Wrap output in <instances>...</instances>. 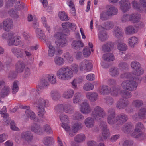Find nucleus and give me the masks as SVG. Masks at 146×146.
<instances>
[{
  "mask_svg": "<svg viewBox=\"0 0 146 146\" xmlns=\"http://www.w3.org/2000/svg\"><path fill=\"white\" fill-rule=\"evenodd\" d=\"M144 72V70L141 67L135 70H133L132 71L133 74L137 76L142 75L143 74Z\"/></svg>",
  "mask_w": 146,
  "mask_h": 146,
  "instance_id": "09e8293b",
  "label": "nucleus"
},
{
  "mask_svg": "<svg viewBox=\"0 0 146 146\" xmlns=\"http://www.w3.org/2000/svg\"><path fill=\"white\" fill-rule=\"evenodd\" d=\"M59 117L62 123V127L66 131H69L70 127L68 124L69 121L68 116L64 113H61L60 114Z\"/></svg>",
  "mask_w": 146,
  "mask_h": 146,
  "instance_id": "f8f14e48",
  "label": "nucleus"
},
{
  "mask_svg": "<svg viewBox=\"0 0 146 146\" xmlns=\"http://www.w3.org/2000/svg\"><path fill=\"white\" fill-rule=\"evenodd\" d=\"M21 38L19 36H14L11 33H9L8 44L9 46H17L20 43Z\"/></svg>",
  "mask_w": 146,
  "mask_h": 146,
  "instance_id": "0eeeda50",
  "label": "nucleus"
},
{
  "mask_svg": "<svg viewBox=\"0 0 146 146\" xmlns=\"http://www.w3.org/2000/svg\"><path fill=\"white\" fill-rule=\"evenodd\" d=\"M30 130L33 132L41 135L44 133V130L41 126L36 123H33L30 127Z\"/></svg>",
  "mask_w": 146,
  "mask_h": 146,
  "instance_id": "4468645a",
  "label": "nucleus"
},
{
  "mask_svg": "<svg viewBox=\"0 0 146 146\" xmlns=\"http://www.w3.org/2000/svg\"><path fill=\"white\" fill-rule=\"evenodd\" d=\"M98 92L100 94L103 95H108L111 92V88L106 85H102L98 89Z\"/></svg>",
  "mask_w": 146,
  "mask_h": 146,
  "instance_id": "6ab92c4d",
  "label": "nucleus"
},
{
  "mask_svg": "<svg viewBox=\"0 0 146 146\" xmlns=\"http://www.w3.org/2000/svg\"><path fill=\"white\" fill-rule=\"evenodd\" d=\"M12 53L19 59L23 58L24 57V50L20 48L13 47L11 49Z\"/></svg>",
  "mask_w": 146,
  "mask_h": 146,
  "instance_id": "dca6fc26",
  "label": "nucleus"
},
{
  "mask_svg": "<svg viewBox=\"0 0 146 146\" xmlns=\"http://www.w3.org/2000/svg\"><path fill=\"white\" fill-rule=\"evenodd\" d=\"M123 34V31L119 27H115L113 30V35L117 38L122 37Z\"/></svg>",
  "mask_w": 146,
  "mask_h": 146,
  "instance_id": "cd10ccee",
  "label": "nucleus"
},
{
  "mask_svg": "<svg viewBox=\"0 0 146 146\" xmlns=\"http://www.w3.org/2000/svg\"><path fill=\"white\" fill-rule=\"evenodd\" d=\"M94 119L91 117H88L84 120V124L87 127L90 128L93 127L95 125Z\"/></svg>",
  "mask_w": 146,
  "mask_h": 146,
  "instance_id": "bb28decb",
  "label": "nucleus"
},
{
  "mask_svg": "<svg viewBox=\"0 0 146 146\" xmlns=\"http://www.w3.org/2000/svg\"><path fill=\"white\" fill-rule=\"evenodd\" d=\"M120 91V89L119 87L114 86L112 88L111 95L113 96H117L119 95Z\"/></svg>",
  "mask_w": 146,
  "mask_h": 146,
  "instance_id": "052dcab7",
  "label": "nucleus"
},
{
  "mask_svg": "<svg viewBox=\"0 0 146 146\" xmlns=\"http://www.w3.org/2000/svg\"><path fill=\"white\" fill-rule=\"evenodd\" d=\"M86 137L83 134H80L76 135L74 138L75 141L77 143H81L85 141Z\"/></svg>",
  "mask_w": 146,
  "mask_h": 146,
  "instance_id": "c9c22d12",
  "label": "nucleus"
},
{
  "mask_svg": "<svg viewBox=\"0 0 146 146\" xmlns=\"http://www.w3.org/2000/svg\"><path fill=\"white\" fill-rule=\"evenodd\" d=\"M100 125L101 128L102 135L99 136L98 139L100 141H102L103 139L106 140L110 136V133L105 122H102Z\"/></svg>",
  "mask_w": 146,
  "mask_h": 146,
  "instance_id": "39448f33",
  "label": "nucleus"
},
{
  "mask_svg": "<svg viewBox=\"0 0 146 146\" xmlns=\"http://www.w3.org/2000/svg\"><path fill=\"white\" fill-rule=\"evenodd\" d=\"M37 37L41 40H44V33L40 28H37L36 30Z\"/></svg>",
  "mask_w": 146,
  "mask_h": 146,
  "instance_id": "c03bdc74",
  "label": "nucleus"
},
{
  "mask_svg": "<svg viewBox=\"0 0 146 146\" xmlns=\"http://www.w3.org/2000/svg\"><path fill=\"white\" fill-rule=\"evenodd\" d=\"M106 8L107 9V10L106 11L110 17L116 15L118 13V9L112 5H107L106 6Z\"/></svg>",
  "mask_w": 146,
  "mask_h": 146,
  "instance_id": "a211bd4d",
  "label": "nucleus"
},
{
  "mask_svg": "<svg viewBox=\"0 0 146 146\" xmlns=\"http://www.w3.org/2000/svg\"><path fill=\"white\" fill-rule=\"evenodd\" d=\"M72 46L74 49H78L83 47L84 44L80 41L74 40L72 42Z\"/></svg>",
  "mask_w": 146,
  "mask_h": 146,
  "instance_id": "72a5a7b5",
  "label": "nucleus"
},
{
  "mask_svg": "<svg viewBox=\"0 0 146 146\" xmlns=\"http://www.w3.org/2000/svg\"><path fill=\"white\" fill-rule=\"evenodd\" d=\"M110 75L113 77H117L120 74L119 70L118 68L116 67H112L110 70Z\"/></svg>",
  "mask_w": 146,
  "mask_h": 146,
  "instance_id": "473e14b6",
  "label": "nucleus"
},
{
  "mask_svg": "<svg viewBox=\"0 0 146 146\" xmlns=\"http://www.w3.org/2000/svg\"><path fill=\"white\" fill-rule=\"evenodd\" d=\"M19 84V82L17 81H15L13 82L12 88V92L13 94H15L18 91L19 89L18 86Z\"/></svg>",
  "mask_w": 146,
  "mask_h": 146,
  "instance_id": "603ef678",
  "label": "nucleus"
},
{
  "mask_svg": "<svg viewBox=\"0 0 146 146\" xmlns=\"http://www.w3.org/2000/svg\"><path fill=\"white\" fill-rule=\"evenodd\" d=\"M25 4L24 3H20L19 2L17 3L15 5V10L20 11L23 9L24 7Z\"/></svg>",
  "mask_w": 146,
  "mask_h": 146,
  "instance_id": "0e129e2a",
  "label": "nucleus"
},
{
  "mask_svg": "<svg viewBox=\"0 0 146 146\" xmlns=\"http://www.w3.org/2000/svg\"><path fill=\"white\" fill-rule=\"evenodd\" d=\"M47 46L49 48L48 52V55L50 57H53L55 54L57 55L60 54L62 52V50L60 49L56 50L50 42H48L46 43Z\"/></svg>",
  "mask_w": 146,
  "mask_h": 146,
  "instance_id": "9b49d317",
  "label": "nucleus"
},
{
  "mask_svg": "<svg viewBox=\"0 0 146 146\" xmlns=\"http://www.w3.org/2000/svg\"><path fill=\"white\" fill-rule=\"evenodd\" d=\"M86 98L91 102H94L98 98V95L96 92H88L86 95Z\"/></svg>",
  "mask_w": 146,
  "mask_h": 146,
  "instance_id": "4be33fe9",
  "label": "nucleus"
},
{
  "mask_svg": "<svg viewBox=\"0 0 146 146\" xmlns=\"http://www.w3.org/2000/svg\"><path fill=\"white\" fill-rule=\"evenodd\" d=\"M56 76L60 80H67L73 77V73L68 67H62L57 71Z\"/></svg>",
  "mask_w": 146,
  "mask_h": 146,
  "instance_id": "f03ea898",
  "label": "nucleus"
},
{
  "mask_svg": "<svg viewBox=\"0 0 146 146\" xmlns=\"http://www.w3.org/2000/svg\"><path fill=\"white\" fill-rule=\"evenodd\" d=\"M141 16L139 14H133L129 15V20L132 23H135L137 22L140 19Z\"/></svg>",
  "mask_w": 146,
  "mask_h": 146,
  "instance_id": "a19ab883",
  "label": "nucleus"
},
{
  "mask_svg": "<svg viewBox=\"0 0 146 146\" xmlns=\"http://www.w3.org/2000/svg\"><path fill=\"white\" fill-rule=\"evenodd\" d=\"M114 46L113 43L109 42L104 44L102 45V51L105 52H110L113 48Z\"/></svg>",
  "mask_w": 146,
  "mask_h": 146,
  "instance_id": "5701e85b",
  "label": "nucleus"
},
{
  "mask_svg": "<svg viewBox=\"0 0 146 146\" xmlns=\"http://www.w3.org/2000/svg\"><path fill=\"white\" fill-rule=\"evenodd\" d=\"M34 105L37 108H44L48 106L49 102L48 100L40 98L35 103Z\"/></svg>",
  "mask_w": 146,
  "mask_h": 146,
  "instance_id": "2eb2a0df",
  "label": "nucleus"
},
{
  "mask_svg": "<svg viewBox=\"0 0 146 146\" xmlns=\"http://www.w3.org/2000/svg\"><path fill=\"white\" fill-rule=\"evenodd\" d=\"M58 17L62 21H65L68 20V17L64 12H59Z\"/></svg>",
  "mask_w": 146,
  "mask_h": 146,
  "instance_id": "5fc2aeb1",
  "label": "nucleus"
},
{
  "mask_svg": "<svg viewBox=\"0 0 146 146\" xmlns=\"http://www.w3.org/2000/svg\"><path fill=\"white\" fill-rule=\"evenodd\" d=\"M42 129L44 130V131L48 134H51L52 132L50 126L47 124L44 125L43 126Z\"/></svg>",
  "mask_w": 146,
  "mask_h": 146,
  "instance_id": "680f3d73",
  "label": "nucleus"
},
{
  "mask_svg": "<svg viewBox=\"0 0 146 146\" xmlns=\"http://www.w3.org/2000/svg\"><path fill=\"white\" fill-rule=\"evenodd\" d=\"M132 5L133 7L135 8L139 12H142L143 11V10L142 8L139 7L140 6L138 2L135 1L134 0L131 2Z\"/></svg>",
  "mask_w": 146,
  "mask_h": 146,
  "instance_id": "8fccbe9b",
  "label": "nucleus"
},
{
  "mask_svg": "<svg viewBox=\"0 0 146 146\" xmlns=\"http://www.w3.org/2000/svg\"><path fill=\"white\" fill-rule=\"evenodd\" d=\"M98 38L102 42H104L106 40L108 37L107 33L104 31H100L98 34Z\"/></svg>",
  "mask_w": 146,
  "mask_h": 146,
  "instance_id": "2f4dec72",
  "label": "nucleus"
},
{
  "mask_svg": "<svg viewBox=\"0 0 146 146\" xmlns=\"http://www.w3.org/2000/svg\"><path fill=\"white\" fill-rule=\"evenodd\" d=\"M10 91V88L7 86H5L3 88L1 92V95L2 97L7 96L9 94Z\"/></svg>",
  "mask_w": 146,
  "mask_h": 146,
  "instance_id": "a18cd8bd",
  "label": "nucleus"
},
{
  "mask_svg": "<svg viewBox=\"0 0 146 146\" xmlns=\"http://www.w3.org/2000/svg\"><path fill=\"white\" fill-rule=\"evenodd\" d=\"M50 94L52 99L54 100H58L61 97L60 94L55 90H52Z\"/></svg>",
  "mask_w": 146,
  "mask_h": 146,
  "instance_id": "58836bf2",
  "label": "nucleus"
},
{
  "mask_svg": "<svg viewBox=\"0 0 146 146\" xmlns=\"http://www.w3.org/2000/svg\"><path fill=\"white\" fill-rule=\"evenodd\" d=\"M138 114L139 118L143 119L146 115V109L144 108L141 109L139 111Z\"/></svg>",
  "mask_w": 146,
  "mask_h": 146,
  "instance_id": "13d9d810",
  "label": "nucleus"
},
{
  "mask_svg": "<svg viewBox=\"0 0 146 146\" xmlns=\"http://www.w3.org/2000/svg\"><path fill=\"white\" fill-rule=\"evenodd\" d=\"M54 37L56 39L55 43L58 46L62 47L65 46L67 44L66 39L60 33H56Z\"/></svg>",
  "mask_w": 146,
  "mask_h": 146,
  "instance_id": "423d86ee",
  "label": "nucleus"
},
{
  "mask_svg": "<svg viewBox=\"0 0 146 146\" xmlns=\"http://www.w3.org/2000/svg\"><path fill=\"white\" fill-rule=\"evenodd\" d=\"M131 66L133 70H135L141 67L139 63L137 61L132 62L131 63Z\"/></svg>",
  "mask_w": 146,
  "mask_h": 146,
  "instance_id": "338daca9",
  "label": "nucleus"
},
{
  "mask_svg": "<svg viewBox=\"0 0 146 146\" xmlns=\"http://www.w3.org/2000/svg\"><path fill=\"white\" fill-rule=\"evenodd\" d=\"M92 68V64L87 60H84L81 63L80 65L79 69L81 71H84L86 72L91 71Z\"/></svg>",
  "mask_w": 146,
  "mask_h": 146,
  "instance_id": "ddd939ff",
  "label": "nucleus"
},
{
  "mask_svg": "<svg viewBox=\"0 0 146 146\" xmlns=\"http://www.w3.org/2000/svg\"><path fill=\"white\" fill-rule=\"evenodd\" d=\"M54 60L55 64L58 66L62 65L64 62V60L63 59L59 56L55 57L54 58Z\"/></svg>",
  "mask_w": 146,
  "mask_h": 146,
  "instance_id": "3c124183",
  "label": "nucleus"
},
{
  "mask_svg": "<svg viewBox=\"0 0 146 146\" xmlns=\"http://www.w3.org/2000/svg\"><path fill=\"white\" fill-rule=\"evenodd\" d=\"M55 109L58 113L64 112L66 113H72L74 112L73 107L69 103L58 104L56 106Z\"/></svg>",
  "mask_w": 146,
  "mask_h": 146,
  "instance_id": "20e7f679",
  "label": "nucleus"
},
{
  "mask_svg": "<svg viewBox=\"0 0 146 146\" xmlns=\"http://www.w3.org/2000/svg\"><path fill=\"white\" fill-rule=\"evenodd\" d=\"M117 47L119 50L122 51H125L127 49V45L122 42L118 43Z\"/></svg>",
  "mask_w": 146,
  "mask_h": 146,
  "instance_id": "49530a36",
  "label": "nucleus"
},
{
  "mask_svg": "<svg viewBox=\"0 0 146 146\" xmlns=\"http://www.w3.org/2000/svg\"><path fill=\"white\" fill-rule=\"evenodd\" d=\"M131 135L134 138H139L143 137L145 136V135L142 132L134 130V132L131 133Z\"/></svg>",
  "mask_w": 146,
  "mask_h": 146,
  "instance_id": "79ce46f5",
  "label": "nucleus"
},
{
  "mask_svg": "<svg viewBox=\"0 0 146 146\" xmlns=\"http://www.w3.org/2000/svg\"><path fill=\"white\" fill-rule=\"evenodd\" d=\"M142 78L138 77H134L129 80L123 81L121 84L122 88L129 91H134L136 89L138 86V84L141 81Z\"/></svg>",
  "mask_w": 146,
  "mask_h": 146,
  "instance_id": "f257e3e1",
  "label": "nucleus"
},
{
  "mask_svg": "<svg viewBox=\"0 0 146 146\" xmlns=\"http://www.w3.org/2000/svg\"><path fill=\"white\" fill-rule=\"evenodd\" d=\"M133 128V125L130 123H127L123 125L122 130L124 132L128 131Z\"/></svg>",
  "mask_w": 146,
  "mask_h": 146,
  "instance_id": "bf43d9fd",
  "label": "nucleus"
},
{
  "mask_svg": "<svg viewBox=\"0 0 146 146\" xmlns=\"http://www.w3.org/2000/svg\"><path fill=\"white\" fill-rule=\"evenodd\" d=\"M129 104V101L127 100L120 99L117 102L116 107L119 110L123 109L126 108Z\"/></svg>",
  "mask_w": 146,
  "mask_h": 146,
  "instance_id": "412c9836",
  "label": "nucleus"
},
{
  "mask_svg": "<svg viewBox=\"0 0 146 146\" xmlns=\"http://www.w3.org/2000/svg\"><path fill=\"white\" fill-rule=\"evenodd\" d=\"M83 98V96L80 92H77L75 94L73 98V102L75 104H77L80 102Z\"/></svg>",
  "mask_w": 146,
  "mask_h": 146,
  "instance_id": "c85d7f7f",
  "label": "nucleus"
},
{
  "mask_svg": "<svg viewBox=\"0 0 146 146\" xmlns=\"http://www.w3.org/2000/svg\"><path fill=\"white\" fill-rule=\"evenodd\" d=\"M110 17L106 11H102L100 14V19L102 21H105L109 19Z\"/></svg>",
  "mask_w": 146,
  "mask_h": 146,
  "instance_id": "de8ad7c7",
  "label": "nucleus"
},
{
  "mask_svg": "<svg viewBox=\"0 0 146 146\" xmlns=\"http://www.w3.org/2000/svg\"><path fill=\"white\" fill-rule=\"evenodd\" d=\"M82 126V123L80 122L76 123L74 124L73 126V129H74L75 132H77L78 130L81 129Z\"/></svg>",
  "mask_w": 146,
  "mask_h": 146,
  "instance_id": "774afa93",
  "label": "nucleus"
},
{
  "mask_svg": "<svg viewBox=\"0 0 146 146\" xmlns=\"http://www.w3.org/2000/svg\"><path fill=\"white\" fill-rule=\"evenodd\" d=\"M21 137L26 141H30L33 140V135L30 131H26L22 133L21 134Z\"/></svg>",
  "mask_w": 146,
  "mask_h": 146,
  "instance_id": "aec40b11",
  "label": "nucleus"
},
{
  "mask_svg": "<svg viewBox=\"0 0 146 146\" xmlns=\"http://www.w3.org/2000/svg\"><path fill=\"white\" fill-rule=\"evenodd\" d=\"M121 95L122 97L126 99L129 98L132 96L131 92L123 90L121 91Z\"/></svg>",
  "mask_w": 146,
  "mask_h": 146,
  "instance_id": "864d4df0",
  "label": "nucleus"
},
{
  "mask_svg": "<svg viewBox=\"0 0 146 146\" xmlns=\"http://www.w3.org/2000/svg\"><path fill=\"white\" fill-rule=\"evenodd\" d=\"M103 60L105 61H113L115 60L113 53H108L104 54L102 57Z\"/></svg>",
  "mask_w": 146,
  "mask_h": 146,
  "instance_id": "e433bc0d",
  "label": "nucleus"
},
{
  "mask_svg": "<svg viewBox=\"0 0 146 146\" xmlns=\"http://www.w3.org/2000/svg\"><path fill=\"white\" fill-rule=\"evenodd\" d=\"M127 116L124 113H121L117 117V121L118 123L121 125L124 123L127 120Z\"/></svg>",
  "mask_w": 146,
  "mask_h": 146,
  "instance_id": "393cba45",
  "label": "nucleus"
},
{
  "mask_svg": "<svg viewBox=\"0 0 146 146\" xmlns=\"http://www.w3.org/2000/svg\"><path fill=\"white\" fill-rule=\"evenodd\" d=\"M107 121L110 124H113L117 121V118H115V113L114 110L111 108H109L107 113Z\"/></svg>",
  "mask_w": 146,
  "mask_h": 146,
  "instance_id": "9d476101",
  "label": "nucleus"
},
{
  "mask_svg": "<svg viewBox=\"0 0 146 146\" xmlns=\"http://www.w3.org/2000/svg\"><path fill=\"white\" fill-rule=\"evenodd\" d=\"M137 31V29L135 27L131 25L127 27L125 29V33L127 35L133 34Z\"/></svg>",
  "mask_w": 146,
  "mask_h": 146,
  "instance_id": "c756f323",
  "label": "nucleus"
},
{
  "mask_svg": "<svg viewBox=\"0 0 146 146\" xmlns=\"http://www.w3.org/2000/svg\"><path fill=\"white\" fill-rule=\"evenodd\" d=\"M143 104V101L138 99L134 100L132 102V104L133 106L137 107H139L141 106Z\"/></svg>",
  "mask_w": 146,
  "mask_h": 146,
  "instance_id": "e2e57ef3",
  "label": "nucleus"
},
{
  "mask_svg": "<svg viewBox=\"0 0 146 146\" xmlns=\"http://www.w3.org/2000/svg\"><path fill=\"white\" fill-rule=\"evenodd\" d=\"M31 75V70L29 68L27 67L25 68L24 72L23 77L24 78H29Z\"/></svg>",
  "mask_w": 146,
  "mask_h": 146,
  "instance_id": "69168bd1",
  "label": "nucleus"
},
{
  "mask_svg": "<svg viewBox=\"0 0 146 146\" xmlns=\"http://www.w3.org/2000/svg\"><path fill=\"white\" fill-rule=\"evenodd\" d=\"M80 111L84 114H88L91 112V107L88 102L84 101L79 105Z\"/></svg>",
  "mask_w": 146,
  "mask_h": 146,
  "instance_id": "1a4fd4ad",
  "label": "nucleus"
},
{
  "mask_svg": "<svg viewBox=\"0 0 146 146\" xmlns=\"http://www.w3.org/2000/svg\"><path fill=\"white\" fill-rule=\"evenodd\" d=\"M48 82L52 84H55L57 83L56 76L53 74H50L46 75Z\"/></svg>",
  "mask_w": 146,
  "mask_h": 146,
  "instance_id": "ea45409f",
  "label": "nucleus"
},
{
  "mask_svg": "<svg viewBox=\"0 0 146 146\" xmlns=\"http://www.w3.org/2000/svg\"><path fill=\"white\" fill-rule=\"evenodd\" d=\"M94 88V85L90 83H88L84 84L83 86V89L86 91H90L93 89Z\"/></svg>",
  "mask_w": 146,
  "mask_h": 146,
  "instance_id": "4d7b16f0",
  "label": "nucleus"
},
{
  "mask_svg": "<svg viewBox=\"0 0 146 146\" xmlns=\"http://www.w3.org/2000/svg\"><path fill=\"white\" fill-rule=\"evenodd\" d=\"M119 4L120 9L123 13L128 11L131 8L129 0H121L119 2Z\"/></svg>",
  "mask_w": 146,
  "mask_h": 146,
  "instance_id": "6e6552de",
  "label": "nucleus"
},
{
  "mask_svg": "<svg viewBox=\"0 0 146 146\" xmlns=\"http://www.w3.org/2000/svg\"><path fill=\"white\" fill-rule=\"evenodd\" d=\"M48 80L46 75L44 76L41 79L40 83L38 85V88L40 89L45 88L49 84Z\"/></svg>",
  "mask_w": 146,
  "mask_h": 146,
  "instance_id": "b1692460",
  "label": "nucleus"
},
{
  "mask_svg": "<svg viewBox=\"0 0 146 146\" xmlns=\"http://www.w3.org/2000/svg\"><path fill=\"white\" fill-rule=\"evenodd\" d=\"M138 39L135 36H133L129 38L128 40V43L129 46L134 48L135 45L138 42Z\"/></svg>",
  "mask_w": 146,
  "mask_h": 146,
  "instance_id": "4c0bfd02",
  "label": "nucleus"
},
{
  "mask_svg": "<svg viewBox=\"0 0 146 146\" xmlns=\"http://www.w3.org/2000/svg\"><path fill=\"white\" fill-rule=\"evenodd\" d=\"M91 116L96 121H99L106 117V113L101 107L96 106L93 108Z\"/></svg>",
  "mask_w": 146,
  "mask_h": 146,
  "instance_id": "7ed1b4c3",
  "label": "nucleus"
},
{
  "mask_svg": "<svg viewBox=\"0 0 146 146\" xmlns=\"http://www.w3.org/2000/svg\"><path fill=\"white\" fill-rule=\"evenodd\" d=\"M54 139L52 137L46 136L44 138L43 143L45 145H50L54 142Z\"/></svg>",
  "mask_w": 146,
  "mask_h": 146,
  "instance_id": "f704fd0d",
  "label": "nucleus"
},
{
  "mask_svg": "<svg viewBox=\"0 0 146 146\" xmlns=\"http://www.w3.org/2000/svg\"><path fill=\"white\" fill-rule=\"evenodd\" d=\"M114 26V23L111 21H108L104 23L103 26L104 29L107 30H110L113 28Z\"/></svg>",
  "mask_w": 146,
  "mask_h": 146,
  "instance_id": "37998d69",
  "label": "nucleus"
},
{
  "mask_svg": "<svg viewBox=\"0 0 146 146\" xmlns=\"http://www.w3.org/2000/svg\"><path fill=\"white\" fill-rule=\"evenodd\" d=\"M3 27L5 31H9L13 28V21L11 19H7L3 21Z\"/></svg>",
  "mask_w": 146,
  "mask_h": 146,
  "instance_id": "f3484780",
  "label": "nucleus"
},
{
  "mask_svg": "<svg viewBox=\"0 0 146 146\" xmlns=\"http://www.w3.org/2000/svg\"><path fill=\"white\" fill-rule=\"evenodd\" d=\"M25 67L24 62L22 60L18 61L16 65L15 69L17 72L19 73L22 72Z\"/></svg>",
  "mask_w": 146,
  "mask_h": 146,
  "instance_id": "a878e982",
  "label": "nucleus"
},
{
  "mask_svg": "<svg viewBox=\"0 0 146 146\" xmlns=\"http://www.w3.org/2000/svg\"><path fill=\"white\" fill-rule=\"evenodd\" d=\"M25 113L27 117L31 119H34L36 118L35 113L30 110H27L25 111Z\"/></svg>",
  "mask_w": 146,
  "mask_h": 146,
  "instance_id": "6e6d98bb",
  "label": "nucleus"
},
{
  "mask_svg": "<svg viewBox=\"0 0 146 146\" xmlns=\"http://www.w3.org/2000/svg\"><path fill=\"white\" fill-rule=\"evenodd\" d=\"M74 91L71 89H69L65 90L63 93L62 97L64 98L70 99L72 98L73 95Z\"/></svg>",
  "mask_w": 146,
  "mask_h": 146,
  "instance_id": "7c9ffc66",
  "label": "nucleus"
}]
</instances>
